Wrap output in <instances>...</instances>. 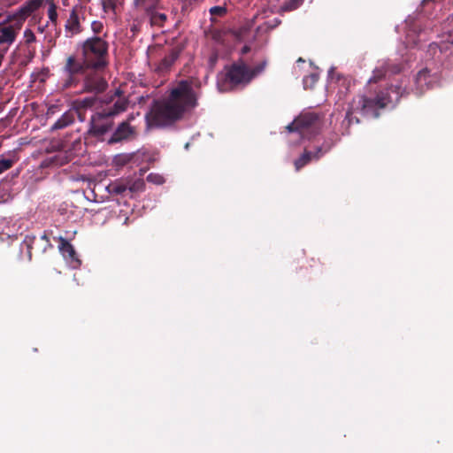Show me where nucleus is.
Returning a JSON list of instances; mask_svg holds the SVG:
<instances>
[{"label":"nucleus","mask_w":453,"mask_h":453,"mask_svg":"<svg viewBox=\"0 0 453 453\" xmlns=\"http://www.w3.org/2000/svg\"><path fill=\"white\" fill-rule=\"evenodd\" d=\"M200 84L191 80L177 82L167 96L154 104L150 123L157 127H167L182 119L185 114L198 105Z\"/></svg>","instance_id":"1"},{"label":"nucleus","mask_w":453,"mask_h":453,"mask_svg":"<svg viewBox=\"0 0 453 453\" xmlns=\"http://www.w3.org/2000/svg\"><path fill=\"white\" fill-rule=\"evenodd\" d=\"M408 94L402 85L367 87L366 94L353 97L352 109H360L364 116L378 118L380 110L395 106L401 97Z\"/></svg>","instance_id":"2"},{"label":"nucleus","mask_w":453,"mask_h":453,"mask_svg":"<svg viewBox=\"0 0 453 453\" xmlns=\"http://www.w3.org/2000/svg\"><path fill=\"white\" fill-rule=\"evenodd\" d=\"M42 4V0H28L15 12L7 14L0 27V44H12L26 19Z\"/></svg>","instance_id":"3"},{"label":"nucleus","mask_w":453,"mask_h":453,"mask_svg":"<svg viewBox=\"0 0 453 453\" xmlns=\"http://www.w3.org/2000/svg\"><path fill=\"white\" fill-rule=\"evenodd\" d=\"M81 55L90 68L105 69L109 65V43L101 36L88 37L81 44Z\"/></svg>","instance_id":"4"},{"label":"nucleus","mask_w":453,"mask_h":453,"mask_svg":"<svg viewBox=\"0 0 453 453\" xmlns=\"http://www.w3.org/2000/svg\"><path fill=\"white\" fill-rule=\"evenodd\" d=\"M251 81L249 65L242 59L226 65L218 75V88L221 92H227L238 87H244Z\"/></svg>","instance_id":"5"},{"label":"nucleus","mask_w":453,"mask_h":453,"mask_svg":"<svg viewBox=\"0 0 453 453\" xmlns=\"http://www.w3.org/2000/svg\"><path fill=\"white\" fill-rule=\"evenodd\" d=\"M319 116L315 112H303L287 126L289 132H298L303 138L310 139L319 127Z\"/></svg>","instance_id":"6"},{"label":"nucleus","mask_w":453,"mask_h":453,"mask_svg":"<svg viewBox=\"0 0 453 453\" xmlns=\"http://www.w3.org/2000/svg\"><path fill=\"white\" fill-rule=\"evenodd\" d=\"M104 69L89 68L81 77V92L95 96L104 92L108 82L104 77Z\"/></svg>","instance_id":"7"},{"label":"nucleus","mask_w":453,"mask_h":453,"mask_svg":"<svg viewBox=\"0 0 453 453\" xmlns=\"http://www.w3.org/2000/svg\"><path fill=\"white\" fill-rule=\"evenodd\" d=\"M113 119L107 117L103 111H96L89 119V127L87 134L90 137L104 141V135L112 130Z\"/></svg>","instance_id":"8"},{"label":"nucleus","mask_w":453,"mask_h":453,"mask_svg":"<svg viewBox=\"0 0 453 453\" xmlns=\"http://www.w3.org/2000/svg\"><path fill=\"white\" fill-rule=\"evenodd\" d=\"M90 66L87 65L85 61L80 62L74 56H69L64 67V71L67 74L64 87L65 88H77L81 82L80 76H83Z\"/></svg>","instance_id":"9"},{"label":"nucleus","mask_w":453,"mask_h":453,"mask_svg":"<svg viewBox=\"0 0 453 453\" xmlns=\"http://www.w3.org/2000/svg\"><path fill=\"white\" fill-rule=\"evenodd\" d=\"M138 136V130L135 126L127 122H120L106 140L107 144L113 145L134 141Z\"/></svg>","instance_id":"10"},{"label":"nucleus","mask_w":453,"mask_h":453,"mask_svg":"<svg viewBox=\"0 0 453 453\" xmlns=\"http://www.w3.org/2000/svg\"><path fill=\"white\" fill-rule=\"evenodd\" d=\"M122 92L117 89L111 100L102 106L98 111H103L107 117L113 119L114 117L127 110L129 101L127 98L121 96Z\"/></svg>","instance_id":"11"},{"label":"nucleus","mask_w":453,"mask_h":453,"mask_svg":"<svg viewBox=\"0 0 453 453\" xmlns=\"http://www.w3.org/2000/svg\"><path fill=\"white\" fill-rule=\"evenodd\" d=\"M430 47L439 49L440 54L437 58L446 67L451 68L453 66V29L449 31L445 41H441L439 44H431Z\"/></svg>","instance_id":"12"},{"label":"nucleus","mask_w":453,"mask_h":453,"mask_svg":"<svg viewBox=\"0 0 453 453\" xmlns=\"http://www.w3.org/2000/svg\"><path fill=\"white\" fill-rule=\"evenodd\" d=\"M85 7L82 4H76L73 7L69 18L65 22V27L66 32L71 35H77L81 32V19H84Z\"/></svg>","instance_id":"13"},{"label":"nucleus","mask_w":453,"mask_h":453,"mask_svg":"<svg viewBox=\"0 0 453 453\" xmlns=\"http://www.w3.org/2000/svg\"><path fill=\"white\" fill-rule=\"evenodd\" d=\"M432 82L431 71L427 68L420 70L415 77V94L418 96H422L426 90L431 88Z\"/></svg>","instance_id":"14"},{"label":"nucleus","mask_w":453,"mask_h":453,"mask_svg":"<svg viewBox=\"0 0 453 453\" xmlns=\"http://www.w3.org/2000/svg\"><path fill=\"white\" fill-rule=\"evenodd\" d=\"M59 250L63 256L70 260L73 267H78L81 265V262L78 258V255L73 246L63 237L59 238Z\"/></svg>","instance_id":"15"},{"label":"nucleus","mask_w":453,"mask_h":453,"mask_svg":"<svg viewBox=\"0 0 453 453\" xmlns=\"http://www.w3.org/2000/svg\"><path fill=\"white\" fill-rule=\"evenodd\" d=\"M178 57V52L172 50L157 63V65L155 67V72L159 75H165L171 70V67L173 66Z\"/></svg>","instance_id":"16"},{"label":"nucleus","mask_w":453,"mask_h":453,"mask_svg":"<svg viewBox=\"0 0 453 453\" xmlns=\"http://www.w3.org/2000/svg\"><path fill=\"white\" fill-rule=\"evenodd\" d=\"M39 242H42V245L41 246V250L42 252L45 251L47 250V248L50 246V239L48 238L46 234H43L40 237V239H36L35 236H30V235H27L25 237L23 242L27 246L29 259H31V256H32L31 255V251H32V250L35 248V245H37V243Z\"/></svg>","instance_id":"17"},{"label":"nucleus","mask_w":453,"mask_h":453,"mask_svg":"<svg viewBox=\"0 0 453 453\" xmlns=\"http://www.w3.org/2000/svg\"><path fill=\"white\" fill-rule=\"evenodd\" d=\"M161 2L162 0H134V5L142 12H151L162 7Z\"/></svg>","instance_id":"18"},{"label":"nucleus","mask_w":453,"mask_h":453,"mask_svg":"<svg viewBox=\"0 0 453 453\" xmlns=\"http://www.w3.org/2000/svg\"><path fill=\"white\" fill-rule=\"evenodd\" d=\"M321 149L319 148L318 151L314 154H312L310 151H304V153L296 160H295L294 165L296 171H299L303 166H305L307 164L310 163L312 157L319 159L320 157Z\"/></svg>","instance_id":"19"},{"label":"nucleus","mask_w":453,"mask_h":453,"mask_svg":"<svg viewBox=\"0 0 453 453\" xmlns=\"http://www.w3.org/2000/svg\"><path fill=\"white\" fill-rule=\"evenodd\" d=\"M423 32L421 30L418 33V27L416 26H413L406 35V43L409 46H418L419 42L421 41H425L426 39L423 38Z\"/></svg>","instance_id":"20"},{"label":"nucleus","mask_w":453,"mask_h":453,"mask_svg":"<svg viewBox=\"0 0 453 453\" xmlns=\"http://www.w3.org/2000/svg\"><path fill=\"white\" fill-rule=\"evenodd\" d=\"M355 112H360V109H352V101L349 103L345 119L342 120V126L346 128V134H349V128L352 124H358L359 119L354 116Z\"/></svg>","instance_id":"21"},{"label":"nucleus","mask_w":453,"mask_h":453,"mask_svg":"<svg viewBox=\"0 0 453 453\" xmlns=\"http://www.w3.org/2000/svg\"><path fill=\"white\" fill-rule=\"evenodd\" d=\"M74 121V113L72 111L65 112L51 127L52 130H58L66 127Z\"/></svg>","instance_id":"22"},{"label":"nucleus","mask_w":453,"mask_h":453,"mask_svg":"<svg viewBox=\"0 0 453 453\" xmlns=\"http://www.w3.org/2000/svg\"><path fill=\"white\" fill-rule=\"evenodd\" d=\"M388 73L386 72V69L384 68L382 63L377 66L373 72L372 77L368 80V85L367 87H375L376 84L382 80Z\"/></svg>","instance_id":"23"},{"label":"nucleus","mask_w":453,"mask_h":453,"mask_svg":"<svg viewBox=\"0 0 453 453\" xmlns=\"http://www.w3.org/2000/svg\"><path fill=\"white\" fill-rule=\"evenodd\" d=\"M96 101L97 98L95 95L93 96H88L83 99L77 100L75 102L77 111L93 107L96 104Z\"/></svg>","instance_id":"24"},{"label":"nucleus","mask_w":453,"mask_h":453,"mask_svg":"<svg viewBox=\"0 0 453 453\" xmlns=\"http://www.w3.org/2000/svg\"><path fill=\"white\" fill-rule=\"evenodd\" d=\"M146 13L150 15V23L153 26L162 27L166 20V15L165 13L157 12V10Z\"/></svg>","instance_id":"25"},{"label":"nucleus","mask_w":453,"mask_h":453,"mask_svg":"<svg viewBox=\"0 0 453 453\" xmlns=\"http://www.w3.org/2000/svg\"><path fill=\"white\" fill-rule=\"evenodd\" d=\"M111 192L116 195L123 194L127 189H128L127 180L123 181H115L110 185Z\"/></svg>","instance_id":"26"},{"label":"nucleus","mask_w":453,"mask_h":453,"mask_svg":"<svg viewBox=\"0 0 453 453\" xmlns=\"http://www.w3.org/2000/svg\"><path fill=\"white\" fill-rule=\"evenodd\" d=\"M382 65H383L384 68L386 69V72L388 74H397L403 69L402 65L397 64V63H393L390 60L384 61L382 63Z\"/></svg>","instance_id":"27"},{"label":"nucleus","mask_w":453,"mask_h":453,"mask_svg":"<svg viewBox=\"0 0 453 453\" xmlns=\"http://www.w3.org/2000/svg\"><path fill=\"white\" fill-rule=\"evenodd\" d=\"M128 189L130 192H140L142 191L145 188V182L142 178H139L134 180H127Z\"/></svg>","instance_id":"28"},{"label":"nucleus","mask_w":453,"mask_h":453,"mask_svg":"<svg viewBox=\"0 0 453 453\" xmlns=\"http://www.w3.org/2000/svg\"><path fill=\"white\" fill-rule=\"evenodd\" d=\"M304 0H288L281 6L283 12H292L299 8Z\"/></svg>","instance_id":"29"},{"label":"nucleus","mask_w":453,"mask_h":453,"mask_svg":"<svg viewBox=\"0 0 453 453\" xmlns=\"http://www.w3.org/2000/svg\"><path fill=\"white\" fill-rule=\"evenodd\" d=\"M266 65H267V61L263 60L262 62H260L259 64L255 65L253 68H250L249 66V73L251 75V81L255 77H257V75L262 73L265 71V69L266 68Z\"/></svg>","instance_id":"30"},{"label":"nucleus","mask_w":453,"mask_h":453,"mask_svg":"<svg viewBox=\"0 0 453 453\" xmlns=\"http://www.w3.org/2000/svg\"><path fill=\"white\" fill-rule=\"evenodd\" d=\"M48 17L51 24L56 27L58 23V12L55 4H50L48 9Z\"/></svg>","instance_id":"31"},{"label":"nucleus","mask_w":453,"mask_h":453,"mask_svg":"<svg viewBox=\"0 0 453 453\" xmlns=\"http://www.w3.org/2000/svg\"><path fill=\"white\" fill-rule=\"evenodd\" d=\"M14 161L10 158H0V174L12 167Z\"/></svg>","instance_id":"32"},{"label":"nucleus","mask_w":453,"mask_h":453,"mask_svg":"<svg viewBox=\"0 0 453 453\" xmlns=\"http://www.w3.org/2000/svg\"><path fill=\"white\" fill-rule=\"evenodd\" d=\"M147 180L157 185L163 184L165 181L164 177L157 173H150L147 176Z\"/></svg>","instance_id":"33"},{"label":"nucleus","mask_w":453,"mask_h":453,"mask_svg":"<svg viewBox=\"0 0 453 453\" xmlns=\"http://www.w3.org/2000/svg\"><path fill=\"white\" fill-rule=\"evenodd\" d=\"M210 13L212 16L222 17L226 13V8L223 6H213L210 9Z\"/></svg>","instance_id":"34"},{"label":"nucleus","mask_w":453,"mask_h":453,"mask_svg":"<svg viewBox=\"0 0 453 453\" xmlns=\"http://www.w3.org/2000/svg\"><path fill=\"white\" fill-rule=\"evenodd\" d=\"M91 29L94 32L95 35L99 36L98 35H100L103 32L104 24L101 21L95 20L91 23Z\"/></svg>","instance_id":"35"},{"label":"nucleus","mask_w":453,"mask_h":453,"mask_svg":"<svg viewBox=\"0 0 453 453\" xmlns=\"http://www.w3.org/2000/svg\"><path fill=\"white\" fill-rule=\"evenodd\" d=\"M115 3L113 0H106L103 2V8L104 12L108 11H114L115 9Z\"/></svg>","instance_id":"36"},{"label":"nucleus","mask_w":453,"mask_h":453,"mask_svg":"<svg viewBox=\"0 0 453 453\" xmlns=\"http://www.w3.org/2000/svg\"><path fill=\"white\" fill-rule=\"evenodd\" d=\"M24 36L26 37L27 42H32L35 40V36L34 33L30 29H26L24 32Z\"/></svg>","instance_id":"37"},{"label":"nucleus","mask_w":453,"mask_h":453,"mask_svg":"<svg viewBox=\"0 0 453 453\" xmlns=\"http://www.w3.org/2000/svg\"><path fill=\"white\" fill-rule=\"evenodd\" d=\"M318 75L317 74H311L303 79V83L305 86H307L308 81H311V83H315L318 81Z\"/></svg>","instance_id":"38"},{"label":"nucleus","mask_w":453,"mask_h":453,"mask_svg":"<svg viewBox=\"0 0 453 453\" xmlns=\"http://www.w3.org/2000/svg\"><path fill=\"white\" fill-rule=\"evenodd\" d=\"M337 81H342V85L343 86L345 91L348 90L349 86V81L345 77L337 75Z\"/></svg>","instance_id":"39"},{"label":"nucleus","mask_w":453,"mask_h":453,"mask_svg":"<svg viewBox=\"0 0 453 453\" xmlns=\"http://www.w3.org/2000/svg\"><path fill=\"white\" fill-rule=\"evenodd\" d=\"M134 114L130 113L127 115V119L125 120H123L122 122H127V123H129V125H132V122L134 121Z\"/></svg>","instance_id":"40"},{"label":"nucleus","mask_w":453,"mask_h":453,"mask_svg":"<svg viewBox=\"0 0 453 453\" xmlns=\"http://www.w3.org/2000/svg\"><path fill=\"white\" fill-rule=\"evenodd\" d=\"M250 51V47L248 46V45H245L244 47H242V54H247L248 52Z\"/></svg>","instance_id":"41"},{"label":"nucleus","mask_w":453,"mask_h":453,"mask_svg":"<svg viewBox=\"0 0 453 453\" xmlns=\"http://www.w3.org/2000/svg\"><path fill=\"white\" fill-rule=\"evenodd\" d=\"M4 13L0 12V27L4 25Z\"/></svg>","instance_id":"42"},{"label":"nucleus","mask_w":453,"mask_h":453,"mask_svg":"<svg viewBox=\"0 0 453 453\" xmlns=\"http://www.w3.org/2000/svg\"><path fill=\"white\" fill-rule=\"evenodd\" d=\"M15 2H16V1L12 2V3H8L5 6H7V7H8V6H11V5H12Z\"/></svg>","instance_id":"43"},{"label":"nucleus","mask_w":453,"mask_h":453,"mask_svg":"<svg viewBox=\"0 0 453 453\" xmlns=\"http://www.w3.org/2000/svg\"><path fill=\"white\" fill-rule=\"evenodd\" d=\"M330 76H331V79L333 80L334 79V76H333V70L330 71L329 73Z\"/></svg>","instance_id":"44"},{"label":"nucleus","mask_w":453,"mask_h":453,"mask_svg":"<svg viewBox=\"0 0 453 453\" xmlns=\"http://www.w3.org/2000/svg\"><path fill=\"white\" fill-rule=\"evenodd\" d=\"M298 61L299 62H302V61L303 62V58H301L298 59Z\"/></svg>","instance_id":"45"}]
</instances>
